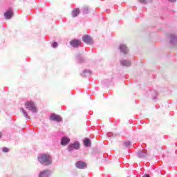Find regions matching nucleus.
Returning a JSON list of instances; mask_svg holds the SVG:
<instances>
[{
    "label": "nucleus",
    "mask_w": 177,
    "mask_h": 177,
    "mask_svg": "<svg viewBox=\"0 0 177 177\" xmlns=\"http://www.w3.org/2000/svg\"><path fill=\"white\" fill-rule=\"evenodd\" d=\"M38 161L43 165H50L52 164V157L49 154L43 153L38 157Z\"/></svg>",
    "instance_id": "f257e3e1"
},
{
    "label": "nucleus",
    "mask_w": 177,
    "mask_h": 177,
    "mask_svg": "<svg viewBox=\"0 0 177 177\" xmlns=\"http://www.w3.org/2000/svg\"><path fill=\"white\" fill-rule=\"evenodd\" d=\"M25 107L30 111H32V113H37L38 111V110H37V106H35V104H34V102L32 101H28L25 102Z\"/></svg>",
    "instance_id": "f03ea898"
},
{
    "label": "nucleus",
    "mask_w": 177,
    "mask_h": 177,
    "mask_svg": "<svg viewBox=\"0 0 177 177\" xmlns=\"http://www.w3.org/2000/svg\"><path fill=\"white\" fill-rule=\"evenodd\" d=\"M50 120H51V121H57V122H60V121H62V117H60L59 115L52 113L50 115Z\"/></svg>",
    "instance_id": "7ed1b4c3"
},
{
    "label": "nucleus",
    "mask_w": 177,
    "mask_h": 177,
    "mask_svg": "<svg viewBox=\"0 0 177 177\" xmlns=\"http://www.w3.org/2000/svg\"><path fill=\"white\" fill-rule=\"evenodd\" d=\"M82 40L85 44H93V39L88 35L83 36Z\"/></svg>",
    "instance_id": "20e7f679"
},
{
    "label": "nucleus",
    "mask_w": 177,
    "mask_h": 177,
    "mask_svg": "<svg viewBox=\"0 0 177 177\" xmlns=\"http://www.w3.org/2000/svg\"><path fill=\"white\" fill-rule=\"evenodd\" d=\"M82 43L80 40L73 39L70 41V45L73 48H78V46H81Z\"/></svg>",
    "instance_id": "39448f33"
},
{
    "label": "nucleus",
    "mask_w": 177,
    "mask_h": 177,
    "mask_svg": "<svg viewBox=\"0 0 177 177\" xmlns=\"http://www.w3.org/2000/svg\"><path fill=\"white\" fill-rule=\"evenodd\" d=\"M77 168H78L79 169H85V168H86L87 165L86 163L84 162H77L75 164Z\"/></svg>",
    "instance_id": "423d86ee"
},
{
    "label": "nucleus",
    "mask_w": 177,
    "mask_h": 177,
    "mask_svg": "<svg viewBox=\"0 0 177 177\" xmlns=\"http://www.w3.org/2000/svg\"><path fill=\"white\" fill-rule=\"evenodd\" d=\"M73 149H75L76 150L77 149H80V143L78 142H75L74 144L70 145L68 148V150L69 151H73Z\"/></svg>",
    "instance_id": "0eeeda50"
},
{
    "label": "nucleus",
    "mask_w": 177,
    "mask_h": 177,
    "mask_svg": "<svg viewBox=\"0 0 177 177\" xmlns=\"http://www.w3.org/2000/svg\"><path fill=\"white\" fill-rule=\"evenodd\" d=\"M70 143V138L67 137L62 138L61 140V145L62 146H67V144Z\"/></svg>",
    "instance_id": "6e6552de"
},
{
    "label": "nucleus",
    "mask_w": 177,
    "mask_h": 177,
    "mask_svg": "<svg viewBox=\"0 0 177 177\" xmlns=\"http://www.w3.org/2000/svg\"><path fill=\"white\" fill-rule=\"evenodd\" d=\"M48 172L49 170H44L43 171H41L39 174V177H49Z\"/></svg>",
    "instance_id": "1a4fd4ad"
},
{
    "label": "nucleus",
    "mask_w": 177,
    "mask_h": 177,
    "mask_svg": "<svg viewBox=\"0 0 177 177\" xmlns=\"http://www.w3.org/2000/svg\"><path fill=\"white\" fill-rule=\"evenodd\" d=\"M80 13V8H75L72 11V17H77V16H78Z\"/></svg>",
    "instance_id": "9d476101"
},
{
    "label": "nucleus",
    "mask_w": 177,
    "mask_h": 177,
    "mask_svg": "<svg viewBox=\"0 0 177 177\" xmlns=\"http://www.w3.org/2000/svg\"><path fill=\"white\" fill-rule=\"evenodd\" d=\"M4 16L7 19H12V16H13V12L12 10L8 11L4 13Z\"/></svg>",
    "instance_id": "9b49d317"
},
{
    "label": "nucleus",
    "mask_w": 177,
    "mask_h": 177,
    "mask_svg": "<svg viewBox=\"0 0 177 177\" xmlns=\"http://www.w3.org/2000/svg\"><path fill=\"white\" fill-rule=\"evenodd\" d=\"M120 49L121 52H123V53L127 54L128 53V48H127V46L124 44H121L120 46Z\"/></svg>",
    "instance_id": "f8f14e48"
},
{
    "label": "nucleus",
    "mask_w": 177,
    "mask_h": 177,
    "mask_svg": "<svg viewBox=\"0 0 177 177\" xmlns=\"http://www.w3.org/2000/svg\"><path fill=\"white\" fill-rule=\"evenodd\" d=\"M171 44H174V45H176V44H177V37L174 35H171Z\"/></svg>",
    "instance_id": "ddd939ff"
},
{
    "label": "nucleus",
    "mask_w": 177,
    "mask_h": 177,
    "mask_svg": "<svg viewBox=\"0 0 177 177\" xmlns=\"http://www.w3.org/2000/svg\"><path fill=\"white\" fill-rule=\"evenodd\" d=\"M146 151H143L142 152H139L138 153V156L140 158H145V157H146Z\"/></svg>",
    "instance_id": "4468645a"
},
{
    "label": "nucleus",
    "mask_w": 177,
    "mask_h": 177,
    "mask_svg": "<svg viewBox=\"0 0 177 177\" xmlns=\"http://www.w3.org/2000/svg\"><path fill=\"white\" fill-rule=\"evenodd\" d=\"M91 75V71H84L82 77H89Z\"/></svg>",
    "instance_id": "2eb2a0df"
},
{
    "label": "nucleus",
    "mask_w": 177,
    "mask_h": 177,
    "mask_svg": "<svg viewBox=\"0 0 177 177\" xmlns=\"http://www.w3.org/2000/svg\"><path fill=\"white\" fill-rule=\"evenodd\" d=\"M122 66H127L128 67V66H131V62L124 60V61L122 62Z\"/></svg>",
    "instance_id": "dca6fc26"
},
{
    "label": "nucleus",
    "mask_w": 177,
    "mask_h": 177,
    "mask_svg": "<svg viewBox=\"0 0 177 177\" xmlns=\"http://www.w3.org/2000/svg\"><path fill=\"white\" fill-rule=\"evenodd\" d=\"M84 146H86V147L91 146V140H89V139H86V140H84Z\"/></svg>",
    "instance_id": "f3484780"
},
{
    "label": "nucleus",
    "mask_w": 177,
    "mask_h": 177,
    "mask_svg": "<svg viewBox=\"0 0 177 177\" xmlns=\"http://www.w3.org/2000/svg\"><path fill=\"white\" fill-rule=\"evenodd\" d=\"M125 146H127V147H129L131 146V142L127 141L124 142Z\"/></svg>",
    "instance_id": "a211bd4d"
},
{
    "label": "nucleus",
    "mask_w": 177,
    "mask_h": 177,
    "mask_svg": "<svg viewBox=\"0 0 177 177\" xmlns=\"http://www.w3.org/2000/svg\"><path fill=\"white\" fill-rule=\"evenodd\" d=\"M3 153H8L9 151V149L8 147L3 148Z\"/></svg>",
    "instance_id": "6ab92c4d"
},
{
    "label": "nucleus",
    "mask_w": 177,
    "mask_h": 177,
    "mask_svg": "<svg viewBox=\"0 0 177 177\" xmlns=\"http://www.w3.org/2000/svg\"><path fill=\"white\" fill-rule=\"evenodd\" d=\"M52 46H53V48H57V43H56V42H53Z\"/></svg>",
    "instance_id": "aec40b11"
},
{
    "label": "nucleus",
    "mask_w": 177,
    "mask_h": 177,
    "mask_svg": "<svg viewBox=\"0 0 177 177\" xmlns=\"http://www.w3.org/2000/svg\"><path fill=\"white\" fill-rule=\"evenodd\" d=\"M140 3H146V0H139Z\"/></svg>",
    "instance_id": "412c9836"
},
{
    "label": "nucleus",
    "mask_w": 177,
    "mask_h": 177,
    "mask_svg": "<svg viewBox=\"0 0 177 177\" xmlns=\"http://www.w3.org/2000/svg\"><path fill=\"white\" fill-rule=\"evenodd\" d=\"M22 113H23L24 115H27V112H26L24 111V109H22Z\"/></svg>",
    "instance_id": "4be33fe9"
},
{
    "label": "nucleus",
    "mask_w": 177,
    "mask_h": 177,
    "mask_svg": "<svg viewBox=\"0 0 177 177\" xmlns=\"http://www.w3.org/2000/svg\"><path fill=\"white\" fill-rule=\"evenodd\" d=\"M142 177H150L149 174H145Z\"/></svg>",
    "instance_id": "5701e85b"
},
{
    "label": "nucleus",
    "mask_w": 177,
    "mask_h": 177,
    "mask_svg": "<svg viewBox=\"0 0 177 177\" xmlns=\"http://www.w3.org/2000/svg\"><path fill=\"white\" fill-rule=\"evenodd\" d=\"M169 2H175V1H176V0H169Z\"/></svg>",
    "instance_id": "b1692460"
}]
</instances>
